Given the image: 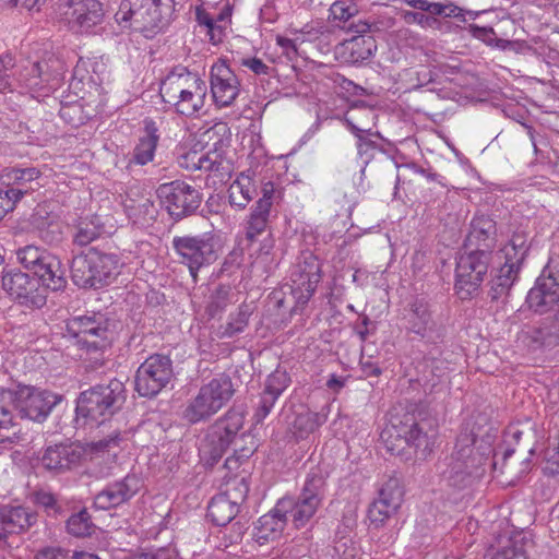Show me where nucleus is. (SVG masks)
I'll return each mask as SVG.
<instances>
[{
    "label": "nucleus",
    "instance_id": "f257e3e1",
    "mask_svg": "<svg viewBox=\"0 0 559 559\" xmlns=\"http://www.w3.org/2000/svg\"><path fill=\"white\" fill-rule=\"evenodd\" d=\"M528 307L535 312L558 309L544 318L540 324L527 332L530 345L534 348H552L559 345V258H550L535 286L526 297Z\"/></svg>",
    "mask_w": 559,
    "mask_h": 559
},
{
    "label": "nucleus",
    "instance_id": "f03ea898",
    "mask_svg": "<svg viewBox=\"0 0 559 559\" xmlns=\"http://www.w3.org/2000/svg\"><path fill=\"white\" fill-rule=\"evenodd\" d=\"M476 435L463 429L457 436L454 451L439 465L440 476L448 486L463 489L485 473L488 457L475 450Z\"/></svg>",
    "mask_w": 559,
    "mask_h": 559
},
{
    "label": "nucleus",
    "instance_id": "7ed1b4c3",
    "mask_svg": "<svg viewBox=\"0 0 559 559\" xmlns=\"http://www.w3.org/2000/svg\"><path fill=\"white\" fill-rule=\"evenodd\" d=\"M62 400V395L28 385H16L14 389H0V428L8 429L13 424V412L19 411L22 417L43 421L52 408Z\"/></svg>",
    "mask_w": 559,
    "mask_h": 559
},
{
    "label": "nucleus",
    "instance_id": "20e7f679",
    "mask_svg": "<svg viewBox=\"0 0 559 559\" xmlns=\"http://www.w3.org/2000/svg\"><path fill=\"white\" fill-rule=\"evenodd\" d=\"M174 12L175 0H121L115 20L121 27L152 38L170 25Z\"/></svg>",
    "mask_w": 559,
    "mask_h": 559
},
{
    "label": "nucleus",
    "instance_id": "39448f33",
    "mask_svg": "<svg viewBox=\"0 0 559 559\" xmlns=\"http://www.w3.org/2000/svg\"><path fill=\"white\" fill-rule=\"evenodd\" d=\"M163 100L174 106L177 114L192 117L204 106L207 93L205 82L186 68L170 72L159 88Z\"/></svg>",
    "mask_w": 559,
    "mask_h": 559
},
{
    "label": "nucleus",
    "instance_id": "423d86ee",
    "mask_svg": "<svg viewBox=\"0 0 559 559\" xmlns=\"http://www.w3.org/2000/svg\"><path fill=\"white\" fill-rule=\"evenodd\" d=\"M121 266L118 254L91 248L72 259L71 278L80 288L100 289L116 280Z\"/></svg>",
    "mask_w": 559,
    "mask_h": 559
},
{
    "label": "nucleus",
    "instance_id": "0eeeda50",
    "mask_svg": "<svg viewBox=\"0 0 559 559\" xmlns=\"http://www.w3.org/2000/svg\"><path fill=\"white\" fill-rule=\"evenodd\" d=\"M126 401L124 383L111 379L106 384H96L80 393L76 399V417L84 424H102L118 412Z\"/></svg>",
    "mask_w": 559,
    "mask_h": 559
},
{
    "label": "nucleus",
    "instance_id": "6e6552de",
    "mask_svg": "<svg viewBox=\"0 0 559 559\" xmlns=\"http://www.w3.org/2000/svg\"><path fill=\"white\" fill-rule=\"evenodd\" d=\"M416 407L411 406L403 414L392 415L390 425L381 432V439L391 454L401 455L407 447L429 451V437L425 431L426 423L418 418Z\"/></svg>",
    "mask_w": 559,
    "mask_h": 559
},
{
    "label": "nucleus",
    "instance_id": "1a4fd4ad",
    "mask_svg": "<svg viewBox=\"0 0 559 559\" xmlns=\"http://www.w3.org/2000/svg\"><path fill=\"white\" fill-rule=\"evenodd\" d=\"M325 476L319 468L311 469L296 499L283 498L277 501V511L286 512L296 528L306 526L316 515L325 497Z\"/></svg>",
    "mask_w": 559,
    "mask_h": 559
},
{
    "label": "nucleus",
    "instance_id": "9d476101",
    "mask_svg": "<svg viewBox=\"0 0 559 559\" xmlns=\"http://www.w3.org/2000/svg\"><path fill=\"white\" fill-rule=\"evenodd\" d=\"M243 412L230 408L207 427L199 449L205 465L214 466L221 461L233 443L236 442L235 438L243 429Z\"/></svg>",
    "mask_w": 559,
    "mask_h": 559
},
{
    "label": "nucleus",
    "instance_id": "9b49d317",
    "mask_svg": "<svg viewBox=\"0 0 559 559\" xmlns=\"http://www.w3.org/2000/svg\"><path fill=\"white\" fill-rule=\"evenodd\" d=\"M455 267L454 289L461 300L474 298L488 273L492 254L486 250L464 249Z\"/></svg>",
    "mask_w": 559,
    "mask_h": 559
},
{
    "label": "nucleus",
    "instance_id": "f8f14e48",
    "mask_svg": "<svg viewBox=\"0 0 559 559\" xmlns=\"http://www.w3.org/2000/svg\"><path fill=\"white\" fill-rule=\"evenodd\" d=\"M171 243L179 262L188 266L193 282L198 281V272L202 267L214 263L218 258L215 238L210 233L175 236Z\"/></svg>",
    "mask_w": 559,
    "mask_h": 559
},
{
    "label": "nucleus",
    "instance_id": "ddd939ff",
    "mask_svg": "<svg viewBox=\"0 0 559 559\" xmlns=\"http://www.w3.org/2000/svg\"><path fill=\"white\" fill-rule=\"evenodd\" d=\"M19 262L39 276L41 284L52 292L67 286L66 271L61 261L53 254L36 246H25L16 251Z\"/></svg>",
    "mask_w": 559,
    "mask_h": 559
},
{
    "label": "nucleus",
    "instance_id": "4468645a",
    "mask_svg": "<svg viewBox=\"0 0 559 559\" xmlns=\"http://www.w3.org/2000/svg\"><path fill=\"white\" fill-rule=\"evenodd\" d=\"M1 284L3 290L22 307L41 309L47 302L46 292L49 288L41 284L39 276H31L17 269L3 270Z\"/></svg>",
    "mask_w": 559,
    "mask_h": 559
},
{
    "label": "nucleus",
    "instance_id": "2eb2a0df",
    "mask_svg": "<svg viewBox=\"0 0 559 559\" xmlns=\"http://www.w3.org/2000/svg\"><path fill=\"white\" fill-rule=\"evenodd\" d=\"M171 359L162 354H153L138 368L134 388L139 395L152 399L165 389L174 379Z\"/></svg>",
    "mask_w": 559,
    "mask_h": 559
},
{
    "label": "nucleus",
    "instance_id": "dca6fc26",
    "mask_svg": "<svg viewBox=\"0 0 559 559\" xmlns=\"http://www.w3.org/2000/svg\"><path fill=\"white\" fill-rule=\"evenodd\" d=\"M108 320L102 314L73 318L68 323V332L75 344L86 354L104 352L109 345Z\"/></svg>",
    "mask_w": 559,
    "mask_h": 559
},
{
    "label": "nucleus",
    "instance_id": "f3484780",
    "mask_svg": "<svg viewBox=\"0 0 559 559\" xmlns=\"http://www.w3.org/2000/svg\"><path fill=\"white\" fill-rule=\"evenodd\" d=\"M156 194L168 214L176 221L192 215L202 202V193L182 180L159 185Z\"/></svg>",
    "mask_w": 559,
    "mask_h": 559
},
{
    "label": "nucleus",
    "instance_id": "a211bd4d",
    "mask_svg": "<svg viewBox=\"0 0 559 559\" xmlns=\"http://www.w3.org/2000/svg\"><path fill=\"white\" fill-rule=\"evenodd\" d=\"M292 294L296 307H304L308 304L321 281V266L319 260L311 253L305 254L292 272Z\"/></svg>",
    "mask_w": 559,
    "mask_h": 559
},
{
    "label": "nucleus",
    "instance_id": "6ab92c4d",
    "mask_svg": "<svg viewBox=\"0 0 559 559\" xmlns=\"http://www.w3.org/2000/svg\"><path fill=\"white\" fill-rule=\"evenodd\" d=\"M66 16L71 29L90 33L105 19V7L99 0H67Z\"/></svg>",
    "mask_w": 559,
    "mask_h": 559
},
{
    "label": "nucleus",
    "instance_id": "aec40b11",
    "mask_svg": "<svg viewBox=\"0 0 559 559\" xmlns=\"http://www.w3.org/2000/svg\"><path fill=\"white\" fill-rule=\"evenodd\" d=\"M84 449L75 443H58L47 447L41 456V466L53 476L62 475L81 464Z\"/></svg>",
    "mask_w": 559,
    "mask_h": 559
},
{
    "label": "nucleus",
    "instance_id": "412c9836",
    "mask_svg": "<svg viewBox=\"0 0 559 559\" xmlns=\"http://www.w3.org/2000/svg\"><path fill=\"white\" fill-rule=\"evenodd\" d=\"M240 82L225 61L211 68V92L216 105L230 106L239 94Z\"/></svg>",
    "mask_w": 559,
    "mask_h": 559
},
{
    "label": "nucleus",
    "instance_id": "4be33fe9",
    "mask_svg": "<svg viewBox=\"0 0 559 559\" xmlns=\"http://www.w3.org/2000/svg\"><path fill=\"white\" fill-rule=\"evenodd\" d=\"M36 514L22 506L0 507V548L8 545V538L28 531L36 522Z\"/></svg>",
    "mask_w": 559,
    "mask_h": 559
},
{
    "label": "nucleus",
    "instance_id": "5701e85b",
    "mask_svg": "<svg viewBox=\"0 0 559 559\" xmlns=\"http://www.w3.org/2000/svg\"><path fill=\"white\" fill-rule=\"evenodd\" d=\"M139 483L135 475H127L121 480L107 485L95 496V508L109 510L129 501L139 491Z\"/></svg>",
    "mask_w": 559,
    "mask_h": 559
},
{
    "label": "nucleus",
    "instance_id": "b1692460",
    "mask_svg": "<svg viewBox=\"0 0 559 559\" xmlns=\"http://www.w3.org/2000/svg\"><path fill=\"white\" fill-rule=\"evenodd\" d=\"M497 243V225L488 215H476L464 241V249L486 250L492 254Z\"/></svg>",
    "mask_w": 559,
    "mask_h": 559
},
{
    "label": "nucleus",
    "instance_id": "393cba45",
    "mask_svg": "<svg viewBox=\"0 0 559 559\" xmlns=\"http://www.w3.org/2000/svg\"><path fill=\"white\" fill-rule=\"evenodd\" d=\"M286 438L288 441H299L309 437L325 421V416L313 413L305 407L293 409L286 415Z\"/></svg>",
    "mask_w": 559,
    "mask_h": 559
},
{
    "label": "nucleus",
    "instance_id": "a878e982",
    "mask_svg": "<svg viewBox=\"0 0 559 559\" xmlns=\"http://www.w3.org/2000/svg\"><path fill=\"white\" fill-rule=\"evenodd\" d=\"M219 409L214 396L205 393L201 386L197 396L185 408L182 417L187 423L194 425L207 420Z\"/></svg>",
    "mask_w": 559,
    "mask_h": 559
},
{
    "label": "nucleus",
    "instance_id": "bb28decb",
    "mask_svg": "<svg viewBox=\"0 0 559 559\" xmlns=\"http://www.w3.org/2000/svg\"><path fill=\"white\" fill-rule=\"evenodd\" d=\"M288 515L286 512L277 511V504L269 513L262 515L254 527V538L259 544H265L281 535Z\"/></svg>",
    "mask_w": 559,
    "mask_h": 559
},
{
    "label": "nucleus",
    "instance_id": "cd10ccee",
    "mask_svg": "<svg viewBox=\"0 0 559 559\" xmlns=\"http://www.w3.org/2000/svg\"><path fill=\"white\" fill-rule=\"evenodd\" d=\"M144 132L133 150L132 162L138 165H146L153 160L159 140L158 128L152 119L144 120Z\"/></svg>",
    "mask_w": 559,
    "mask_h": 559
},
{
    "label": "nucleus",
    "instance_id": "c85d7f7f",
    "mask_svg": "<svg viewBox=\"0 0 559 559\" xmlns=\"http://www.w3.org/2000/svg\"><path fill=\"white\" fill-rule=\"evenodd\" d=\"M406 320L408 331L423 337L435 329V322L425 300L416 299L409 304Z\"/></svg>",
    "mask_w": 559,
    "mask_h": 559
},
{
    "label": "nucleus",
    "instance_id": "c756f323",
    "mask_svg": "<svg viewBox=\"0 0 559 559\" xmlns=\"http://www.w3.org/2000/svg\"><path fill=\"white\" fill-rule=\"evenodd\" d=\"M520 269L521 266L514 263L509 261L504 262L499 269L498 274L490 282V290L488 294L492 301L509 294V290L518 278Z\"/></svg>",
    "mask_w": 559,
    "mask_h": 559
},
{
    "label": "nucleus",
    "instance_id": "7c9ffc66",
    "mask_svg": "<svg viewBox=\"0 0 559 559\" xmlns=\"http://www.w3.org/2000/svg\"><path fill=\"white\" fill-rule=\"evenodd\" d=\"M257 193L255 186L249 175L240 174L228 189V199L233 207L243 210Z\"/></svg>",
    "mask_w": 559,
    "mask_h": 559
},
{
    "label": "nucleus",
    "instance_id": "2f4dec72",
    "mask_svg": "<svg viewBox=\"0 0 559 559\" xmlns=\"http://www.w3.org/2000/svg\"><path fill=\"white\" fill-rule=\"evenodd\" d=\"M239 512V506L221 493L214 496L207 507V516L217 526H225Z\"/></svg>",
    "mask_w": 559,
    "mask_h": 559
},
{
    "label": "nucleus",
    "instance_id": "473e14b6",
    "mask_svg": "<svg viewBox=\"0 0 559 559\" xmlns=\"http://www.w3.org/2000/svg\"><path fill=\"white\" fill-rule=\"evenodd\" d=\"M105 233V225L98 215L81 218L73 235V242L85 247Z\"/></svg>",
    "mask_w": 559,
    "mask_h": 559
},
{
    "label": "nucleus",
    "instance_id": "72a5a7b5",
    "mask_svg": "<svg viewBox=\"0 0 559 559\" xmlns=\"http://www.w3.org/2000/svg\"><path fill=\"white\" fill-rule=\"evenodd\" d=\"M531 249L530 234L524 229H516L504 247L506 261L522 266Z\"/></svg>",
    "mask_w": 559,
    "mask_h": 559
},
{
    "label": "nucleus",
    "instance_id": "f704fd0d",
    "mask_svg": "<svg viewBox=\"0 0 559 559\" xmlns=\"http://www.w3.org/2000/svg\"><path fill=\"white\" fill-rule=\"evenodd\" d=\"M345 124L357 139L358 155L365 158V163H368L369 159L373 156V152L379 147V144L376 141H373L371 136H379V133H373L370 128H359L349 118H345Z\"/></svg>",
    "mask_w": 559,
    "mask_h": 559
},
{
    "label": "nucleus",
    "instance_id": "c9c22d12",
    "mask_svg": "<svg viewBox=\"0 0 559 559\" xmlns=\"http://www.w3.org/2000/svg\"><path fill=\"white\" fill-rule=\"evenodd\" d=\"M205 393L214 396L216 404L219 408H223L235 393L233 382L229 376L221 373L213 378L209 383L202 385Z\"/></svg>",
    "mask_w": 559,
    "mask_h": 559
},
{
    "label": "nucleus",
    "instance_id": "e433bc0d",
    "mask_svg": "<svg viewBox=\"0 0 559 559\" xmlns=\"http://www.w3.org/2000/svg\"><path fill=\"white\" fill-rule=\"evenodd\" d=\"M38 64L40 66L43 84H50L52 87L58 86L66 72L64 62L53 53H48L41 60H38Z\"/></svg>",
    "mask_w": 559,
    "mask_h": 559
},
{
    "label": "nucleus",
    "instance_id": "4c0bfd02",
    "mask_svg": "<svg viewBox=\"0 0 559 559\" xmlns=\"http://www.w3.org/2000/svg\"><path fill=\"white\" fill-rule=\"evenodd\" d=\"M347 44L352 62L368 60L377 50L376 40L372 36H354Z\"/></svg>",
    "mask_w": 559,
    "mask_h": 559
},
{
    "label": "nucleus",
    "instance_id": "58836bf2",
    "mask_svg": "<svg viewBox=\"0 0 559 559\" xmlns=\"http://www.w3.org/2000/svg\"><path fill=\"white\" fill-rule=\"evenodd\" d=\"M224 478L226 479L224 484L225 489L221 495L240 506L247 499L249 492L247 477L236 475L228 478L225 476Z\"/></svg>",
    "mask_w": 559,
    "mask_h": 559
},
{
    "label": "nucleus",
    "instance_id": "ea45409f",
    "mask_svg": "<svg viewBox=\"0 0 559 559\" xmlns=\"http://www.w3.org/2000/svg\"><path fill=\"white\" fill-rule=\"evenodd\" d=\"M231 288L228 285L219 284L210 295L206 306V313L210 318L221 316L230 304Z\"/></svg>",
    "mask_w": 559,
    "mask_h": 559
},
{
    "label": "nucleus",
    "instance_id": "a19ab883",
    "mask_svg": "<svg viewBox=\"0 0 559 559\" xmlns=\"http://www.w3.org/2000/svg\"><path fill=\"white\" fill-rule=\"evenodd\" d=\"M95 525L86 509L72 514L67 521V531L75 537H87L94 532Z\"/></svg>",
    "mask_w": 559,
    "mask_h": 559
},
{
    "label": "nucleus",
    "instance_id": "79ce46f5",
    "mask_svg": "<svg viewBox=\"0 0 559 559\" xmlns=\"http://www.w3.org/2000/svg\"><path fill=\"white\" fill-rule=\"evenodd\" d=\"M271 212L264 211L261 206L259 209L252 207L246 227V238L253 242L259 235L265 231Z\"/></svg>",
    "mask_w": 559,
    "mask_h": 559
},
{
    "label": "nucleus",
    "instance_id": "37998d69",
    "mask_svg": "<svg viewBox=\"0 0 559 559\" xmlns=\"http://www.w3.org/2000/svg\"><path fill=\"white\" fill-rule=\"evenodd\" d=\"M124 209L129 217L134 218L135 222H147L156 216L154 202L148 198L142 199L138 203L134 200L126 201Z\"/></svg>",
    "mask_w": 559,
    "mask_h": 559
},
{
    "label": "nucleus",
    "instance_id": "c03bdc74",
    "mask_svg": "<svg viewBox=\"0 0 559 559\" xmlns=\"http://www.w3.org/2000/svg\"><path fill=\"white\" fill-rule=\"evenodd\" d=\"M251 314L252 308L250 305H240L237 313L231 314L229 321L224 326L223 335L226 337H233L241 333L248 325Z\"/></svg>",
    "mask_w": 559,
    "mask_h": 559
},
{
    "label": "nucleus",
    "instance_id": "a18cd8bd",
    "mask_svg": "<svg viewBox=\"0 0 559 559\" xmlns=\"http://www.w3.org/2000/svg\"><path fill=\"white\" fill-rule=\"evenodd\" d=\"M404 496V488L400 477L393 475L390 476L384 484L381 486L378 492V497L382 500L390 502L391 504L400 508Z\"/></svg>",
    "mask_w": 559,
    "mask_h": 559
},
{
    "label": "nucleus",
    "instance_id": "49530a36",
    "mask_svg": "<svg viewBox=\"0 0 559 559\" xmlns=\"http://www.w3.org/2000/svg\"><path fill=\"white\" fill-rule=\"evenodd\" d=\"M397 509L399 508L395 506L378 497L369 506L368 518L374 527H380L397 511Z\"/></svg>",
    "mask_w": 559,
    "mask_h": 559
},
{
    "label": "nucleus",
    "instance_id": "de8ad7c7",
    "mask_svg": "<svg viewBox=\"0 0 559 559\" xmlns=\"http://www.w3.org/2000/svg\"><path fill=\"white\" fill-rule=\"evenodd\" d=\"M236 442L233 443V452L240 459L248 460L258 449V443L254 437L243 429L237 433Z\"/></svg>",
    "mask_w": 559,
    "mask_h": 559
},
{
    "label": "nucleus",
    "instance_id": "09e8293b",
    "mask_svg": "<svg viewBox=\"0 0 559 559\" xmlns=\"http://www.w3.org/2000/svg\"><path fill=\"white\" fill-rule=\"evenodd\" d=\"M281 189L277 188L274 182H263L261 187V197L255 202L254 207L259 209L261 206L264 211L271 212L273 203L281 199Z\"/></svg>",
    "mask_w": 559,
    "mask_h": 559
},
{
    "label": "nucleus",
    "instance_id": "8fccbe9b",
    "mask_svg": "<svg viewBox=\"0 0 559 559\" xmlns=\"http://www.w3.org/2000/svg\"><path fill=\"white\" fill-rule=\"evenodd\" d=\"M289 384V374L285 370L276 369L267 377L264 390L280 396Z\"/></svg>",
    "mask_w": 559,
    "mask_h": 559
},
{
    "label": "nucleus",
    "instance_id": "3c124183",
    "mask_svg": "<svg viewBox=\"0 0 559 559\" xmlns=\"http://www.w3.org/2000/svg\"><path fill=\"white\" fill-rule=\"evenodd\" d=\"M278 397L280 396L275 395L274 393L263 390L259 396V401L257 403L255 412L253 415L257 424L261 423L271 413Z\"/></svg>",
    "mask_w": 559,
    "mask_h": 559
},
{
    "label": "nucleus",
    "instance_id": "603ef678",
    "mask_svg": "<svg viewBox=\"0 0 559 559\" xmlns=\"http://www.w3.org/2000/svg\"><path fill=\"white\" fill-rule=\"evenodd\" d=\"M357 13L354 4H346L344 1H335L330 7V17L333 21L343 22L346 25Z\"/></svg>",
    "mask_w": 559,
    "mask_h": 559
},
{
    "label": "nucleus",
    "instance_id": "864d4df0",
    "mask_svg": "<svg viewBox=\"0 0 559 559\" xmlns=\"http://www.w3.org/2000/svg\"><path fill=\"white\" fill-rule=\"evenodd\" d=\"M191 160L193 162V167L200 170H218L222 164L219 155L216 152H209L206 154L198 156L197 153H193L191 156Z\"/></svg>",
    "mask_w": 559,
    "mask_h": 559
},
{
    "label": "nucleus",
    "instance_id": "5fc2aeb1",
    "mask_svg": "<svg viewBox=\"0 0 559 559\" xmlns=\"http://www.w3.org/2000/svg\"><path fill=\"white\" fill-rule=\"evenodd\" d=\"M40 66L38 61L32 62L29 66L24 67L21 72V79L29 88H39L43 86Z\"/></svg>",
    "mask_w": 559,
    "mask_h": 559
},
{
    "label": "nucleus",
    "instance_id": "6e6d98bb",
    "mask_svg": "<svg viewBox=\"0 0 559 559\" xmlns=\"http://www.w3.org/2000/svg\"><path fill=\"white\" fill-rule=\"evenodd\" d=\"M413 9L428 12L429 16H442L444 2H429L428 0H402Z\"/></svg>",
    "mask_w": 559,
    "mask_h": 559
},
{
    "label": "nucleus",
    "instance_id": "4d7b16f0",
    "mask_svg": "<svg viewBox=\"0 0 559 559\" xmlns=\"http://www.w3.org/2000/svg\"><path fill=\"white\" fill-rule=\"evenodd\" d=\"M402 16L406 24H418L423 27H433L440 23L436 17L416 11H405Z\"/></svg>",
    "mask_w": 559,
    "mask_h": 559
},
{
    "label": "nucleus",
    "instance_id": "13d9d810",
    "mask_svg": "<svg viewBox=\"0 0 559 559\" xmlns=\"http://www.w3.org/2000/svg\"><path fill=\"white\" fill-rule=\"evenodd\" d=\"M127 439V432L115 431L109 436L93 443L96 451H109L120 445L121 441Z\"/></svg>",
    "mask_w": 559,
    "mask_h": 559
},
{
    "label": "nucleus",
    "instance_id": "bf43d9fd",
    "mask_svg": "<svg viewBox=\"0 0 559 559\" xmlns=\"http://www.w3.org/2000/svg\"><path fill=\"white\" fill-rule=\"evenodd\" d=\"M355 332L364 343L369 335L373 334L377 329L376 322L371 321L368 316H360V321L355 324Z\"/></svg>",
    "mask_w": 559,
    "mask_h": 559
},
{
    "label": "nucleus",
    "instance_id": "052dcab7",
    "mask_svg": "<svg viewBox=\"0 0 559 559\" xmlns=\"http://www.w3.org/2000/svg\"><path fill=\"white\" fill-rule=\"evenodd\" d=\"M240 64L251 70L257 75H267L271 70L266 63L255 57L242 58Z\"/></svg>",
    "mask_w": 559,
    "mask_h": 559
},
{
    "label": "nucleus",
    "instance_id": "680f3d73",
    "mask_svg": "<svg viewBox=\"0 0 559 559\" xmlns=\"http://www.w3.org/2000/svg\"><path fill=\"white\" fill-rule=\"evenodd\" d=\"M276 44L283 49V53L290 60H295L298 56V47L296 39L287 38L278 35Z\"/></svg>",
    "mask_w": 559,
    "mask_h": 559
},
{
    "label": "nucleus",
    "instance_id": "e2e57ef3",
    "mask_svg": "<svg viewBox=\"0 0 559 559\" xmlns=\"http://www.w3.org/2000/svg\"><path fill=\"white\" fill-rule=\"evenodd\" d=\"M127 559H173V552L168 548H158L155 551H140L132 554Z\"/></svg>",
    "mask_w": 559,
    "mask_h": 559
},
{
    "label": "nucleus",
    "instance_id": "0e129e2a",
    "mask_svg": "<svg viewBox=\"0 0 559 559\" xmlns=\"http://www.w3.org/2000/svg\"><path fill=\"white\" fill-rule=\"evenodd\" d=\"M34 501L36 504L45 508L46 510L57 509V498L53 493L45 490H38L34 493Z\"/></svg>",
    "mask_w": 559,
    "mask_h": 559
},
{
    "label": "nucleus",
    "instance_id": "69168bd1",
    "mask_svg": "<svg viewBox=\"0 0 559 559\" xmlns=\"http://www.w3.org/2000/svg\"><path fill=\"white\" fill-rule=\"evenodd\" d=\"M444 13H442V17H454L462 22H466L465 15L468 14L472 19H474V13L471 11H465L464 9L457 7L453 2H444Z\"/></svg>",
    "mask_w": 559,
    "mask_h": 559
},
{
    "label": "nucleus",
    "instance_id": "338daca9",
    "mask_svg": "<svg viewBox=\"0 0 559 559\" xmlns=\"http://www.w3.org/2000/svg\"><path fill=\"white\" fill-rule=\"evenodd\" d=\"M492 559H527V557L522 547L512 545L498 551Z\"/></svg>",
    "mask_w": 559,
    "mask_h": 559
},
{
    "label": "nucleus",
    "instance_id": "774afa93",
    "mask_svg": "<svg viewBox=\"0 0 559 559\" xmlns=\"http://www.w3.org/2000/svg\"><path fill=\"white\" fill-rule=\"evenodd\" d=\"M36 559H69V551L60 547H47L38 551Z\"/></svg>",
    "mask_w": 559,
    "mask_h": 559
}]
</instances>
